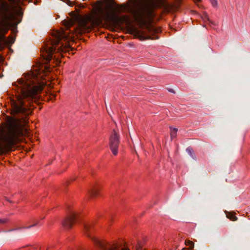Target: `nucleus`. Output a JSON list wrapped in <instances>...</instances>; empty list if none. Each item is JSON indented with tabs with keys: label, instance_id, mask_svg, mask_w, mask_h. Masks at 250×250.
<instances>
[{
	"label": "nucleus",
	"instance_id": "1",
	"mask_svg": "<svg viewBox=\"0 0 250 250\" xmlns=\"http://www.w3.org/2000/svg\"><path fill=\"white\" fill-rule=\"evenodd\" d=\"M72 21H67L66 30L56 31L53 39L48 44H45L41 50V55L44 64H40L34 72L24 75L15 82L17 95L15 99H11V114L14 116L10 119L5 131L0 128V154L10 150L12 146L20 141L21 136L28 133L25 128L28 123L27 116L32 112V104L36 102L38 94L46 85L43 77L51 71V65L48 63L53 62L58 65L60 61L59 58L61 53L69 51L70 45L67 42L63 43L62 40H72Z\"/></svg>",
	"mask_w": 250,
	"mask_h": 250
},
{
	"label": "nucleus",
	"instance_id": "2",
	"mask_svg": "<svg viewBox=\"0 0 250 250\" xmlns=\"http://www.w3.org/2000/svg\"><path fill=\"white\" fill-rule=\"evenodd\" d=\"M10 4L0 1V50L4 46L12 44L15 37L6 39L4 34L8 30L9 26L17 28L22 20L23 10L21 5H24L26 1L30 0H9Z\"/></svg>",
	"mask_w": 250,
	"mask_h": 250
},
{
	"label": "nucleus",
	"instance_id": "3",
	"mask_svg": "<svg viewBox=\"0 0 250 250\" xmlns=\"http://www.w3.org/2000/svg\"><path fill=\"white\" fill-rule=\"evenodd\" d=\"M160 30L150 25H145L144 28L142 30H139L137 28H133L131 30V34L135 38H138L141 41L145 40L158 39L157 36H153V34L158 33Z\"/></svg>",
	"mask_w": 250,
	"mask_h": 250
},
{
	"label": "nucleus",
	"instance_id": "4",
	"mask_svg": "<svg viewBox=\"0 0 250 250\" xmlns=\"http://www.w3.org/2000/svg\"><path fill=\"white\" fill-rule=\"evenodd\" d=\"M164 0H138L137 3V7L141 15L143 16H150L155 6V2H161Z\"/></svg>",
	"mask_w": 250,
	"mask_h": 250
},
{
	"label": "nucleus",
	"instance_id": "5",
	"mask_svg": "<svg viewBox=\"0 0 250 250\" xmlns=\"http://www.w3.org/2000/svg\"><path fill=\"white\" fill-rule=\"evenodd\" d=\"M120 139V136L119 132L115 129L113 130L109 137V145L110 148L114 155H117L118 154Z\"/></svg>",
	"mask_w": 250,
	"mask_h": 250
},
{
	"label": "nucleus",
	"instance_id": "6",
	"mask_svg": "<svg viewBox=\"0 0 250 250\" xmlns=\"http://www.w3.org/2000/svg\"><path fill=\"white\" fill-rule=\"evenodd\" d=\"M77 217L76 212L70 211L69 214L62 222L63 226L66 229H70L73 225Z\"/></svg>",
	"mask_w": 250,
	"mask_h": 250
},
{
	"label": "nucleus",
	"instance_id": "7",
	"mask_svg": "<svg viewBox=\"0 0 250 250\" xmlns=\"http://www.w3.org/2000/svg\"><path fill=\"white\" fill-rule=\"evenodd\" d=\"M74 29L76 33L82 34L88 32L90 29V25L88 24L85 20H82Z\"/></svg>",
	"mask_w": 250,
	"mask_h": 250
},
{
	"label": "nucleus",
	"instance_id": "8",
	"mask_svg": "<svg viewBox=\"0 0 250 250\" xmlns=\"http://www.w3.org/2000/svg\"><path fill=\"white\" fill-rule=\"evenodd\" d=\"M95 244L98 246L102 250H107L106 248V244L94 237L91 238ZM121 250H129L127 248H122Z\"/></svg>",
	"mask_w": 250,
	"mask_h": 250
},
{
	"label": "nucleus",
	"instance_id": "9",
	"mask_svg": "<svg viewBox=\"0 0 250 250\" xmlns=\"http://www.w3.org/2000/svg\"><path fill=\"white\" fill-rule=\"evenodd\" d=\"M92 228V225L90 224H84V229L85 233L87 234L88 237H90L89 235L90 231Z\"/></svg>",
	"mask_w": 250,
	"mask_h": 250
},
{
	"label": "nucleus",
	"instance_id": "10",
	"mask_svg": "<svg viewBox=\"0 0 250 250\" xmlns=\"http://www.w3.org/2000/svg\"><path fill=\"white\" fill-rule=\"evenodd\" d=\"M98 193V190L95 188H92L91 189L88 190V194L90 197H95Z\"/></svg>",
	"mask_w": 250,
	"mask_h": 250
},
{
	"label": "nucleus",
	"instance_id": "11",
	"mask_svg": "<svg viewBox=\"0 0 250 250\" xmlns=\"http://www.w3.org/2000/svg\"><path fill=\"white\" fill-rule=\"evenodd\" d=\"M170 129H171L170 136H171V139H173V138H175L176 136V133L178 131V129L176 128H172L171 127L170 128Z\"/></svg>",
	"mask_w": 250,
	"mask_h": 250
},
{
	"label": "nucleus",
	"instance_id": "12",
	"mask_svg": "<svg viewBox=\"0 0 250 250\" xmlns=\"http://www.w3.org/2000/svg\"><path fill=\"white\" fill-rule=\"evenodd\" d=\"M37 226V224H33L32 225H30L29 226H27V227H22V228H17V229H11V230H9V231H13V230H19V229H29L33 227H35V226Z\"/></svg>",
	"mask_w": 250,
	"mask_h": 250
},
{
	"label": "nucleus",
	"instance_id": "13",
	"mask_svg": "<svg viewBox=\"0 0 250 250\" xmlns=\"http://www.w3.org/2000/svg\"><path fill=\"white\" fill-rule=\"evenodd\" d=\"M227 217L232 221H236L237 219V218L235 216L230 213L227 214Z\"/></svg>",
	"mask_w": 250,
	"mask_h": 250
},
{
	"label": "nucleus",
	"instance_id": "14",
	"mask_svg": "<svg viewBox=\"0 0 250 250\" xmlns=\"http://www.w3.org/2000/svg\"><path fill=\"white\" fill-rule=\"evenodd\" d=\"M185 245L187 246H190L191 247H190V249L191 250H193V249L194 248V243L191 241L186 240L185 241Z\"/></svg>",
	"mask_w": 250,
	"mask_h": 250
},
{
	"label": "nucleus",
	"instance_id": "15",
	"mask_svg": "<svg viewBox=\"0 0 250 250\" xmlns=\"http://www.w3.org/2000/svg\"><path fill=\"white\" fill-rule=\"evenodd\" d=\"M186 151L188 153V154L191 157H192L193 158H194L193 150H192V149L191 147H188L186 149Z\"/></svg>",
	"mask_w": 250,
	"mask_h": 250
},
{
	"label": "nucleus",
	"instance_id": "16",
	"mask_svg": "<svg viewBox=\"0 0 250 250\" xmlns=\"http://www.w3.org/2000/svg\"><path fill=\"white\" fill-rule=\"evenodd\" d=\"M210 2L214 7H216L218 6V2L217 0H210Z\"/></svg>",
	"mask_w": 250,
	"mask_h": 250
},
{
	"label": "nucleus",
	"instance_id": "17",
	"mask_svg": "<svg viewBox=\"0 0 250 250\" xmlns=\"http://www.w3.org/2000/svg\"><path fill=\"white\" fill-rule=\"evenodd\" d=\"M64 1L70 6H72L74 5L73 2L70 0H64Z\"/></svg>",
	"mask_w": 250,
	"mask_h": 250
},
{
	"label": "nucleus",
	"instance_id": "18",
	"mask_svg": "<svg viewBox=\"0 0 250 250\" xmlns=\"http://www.w3.org/2000/svg\"><path fill=\"white\" fill-rule=\"evenodd\" d=\"M7 222V220L6 219H0V224H4Z\"/></svg>",
	"mask_w": 250,
	"mask_h": 250
},
{
	"label": "nucleus",
	"instance_id": "19",
	"mask_svg": "<svg viewBox=\"0 0 250 250\" xmlns=\"http://www.w3.org/2000/svg\"><path fill=\"white\" fill-rule=\"evenodd\" d=\"M127 8H128V7L127 6H125L124 7L122 8L120 10V12H125Z\"/></svg>",
	"mask_w": 250,
	"mask_h": 250
},
{
	"label": "nucleus",
	"instance_id": "20",
	"mask_svg": "<svg viewBox=\"0 0 250 250\" xmlns=\"http://www.w3.org/2000/svg\"><path fill=\"white\" fill-rule=\"evenodd\" d=\"M4 60L3 57L0 54V63L2 62Z\"/></svg>",
	"mask_w": 250,
	"mask_h": 250
},
{
	"label": "nucleus",
	"instance_id": "21",
	"mask_svg": "<svg viewBox=\"0 0 250 250\" xmlns=\"http://www.w3.org/2000/svg\"><path fill=\"white\" fill-rule=\"evenodd\" d=\"M168 91H169V92H171V93H175V92H174V90H173V89H169V90H168Z\"/></svg>",
	"mask_w": 250,
	"mask_h": 250
},
{
	"label": "nucleus",
	"instance_id": "22",
	"mask_svg": "<svg viewBox=\"0 0 250 250\" xmlns=\"http://www.w3.org/2000/svg\"><path fill=\"white\" fill-rule=\"evenodd\" d=\"M34 224H37V225H38L39 224V221H36L34 222Z\"/></svg>",
	"mask_w": 250,
	"mask_h": 250
},
{
	"label": "nucleus",
	"instance_id": "23",
	"mask_svg": "<svg viewBox=\"0 0 250 250\" xmlns=\"http://www.w3.org/2000/svg\"><path fill=\"white\" fill-rule=\"evenodd\" d=\"M182 250H188V249L187 248H183Z\"/></svg>",
	"mask_w": 250,
	"mask_h": 250
},
{
	"label": "nucleus",
	"instance_id": "24",
	"mask_svg": "<svg viewBox=\"0 0 250 250\" xmlns=\"http://www.w3.org/2000/svg\"><path fill=\"white\" fill-rule=\"evenodd\" d=\"M6 200H7L8 202H10V203H11V201H10V200H9L8 199L6 198Z\"/></svg>",
	"mask_w": 250,
	"mask_h": 250
},
{
	"label": "nucleus",
	"instance_id": "25",
	"mask_svg": "<svg viewBox=\"0 0 250 250\" xmlns=\"http://www.w3.org/2000/svg\"><path fill=\"white\" fill-rule=\"evenodd\" d=\"M207 20H208V21L210 22V21H209V19H208V18H207Z\"/></svg>",
	"mask_w": 250,
	"mask_h": 250
},
{
	"label": "nucleus",
	"instance_id": "26",
	"mask_svg": "<svg viewBox=\"0 0 250 250\" xmlns=\"http://www.w3.org/2000/svg\"><path fill=\"white\" fill-rule=\"evenodd\" d=\"M101 9H100V14L101 15Z\"/></svg>",
	"mask_w": 250,
	"mask_h": 250
},
{
	"label": "nucleus",
	"instance_id": "27",
	"mask_svg": "<svg viewBox=\"0 0 250 250\" xmlns=\"http://www.w3.org/2000/svg\"><path fill=\"white\" fill-rule=\"evenodd\" d=\"M75 179V178H73V179H72V181H73V180H74Z\"/></svg>",
	"mask_w": 250,
	"mask_h": 250
},
{
	"label": "nucleus",
	"instance_id": "28",
	"mask_svg": "<svg viewBox=\"0 0 250 250\" xmlns=\"http://www.w3.org/2000/svg\"><path fill=\"white\" fill-rule=\"evenodd\" d=\"M197 1H200L201 0H197Z\"/></svg>",
	"mask_w": 250,
	"mask_h": 250
}]
</instances>
